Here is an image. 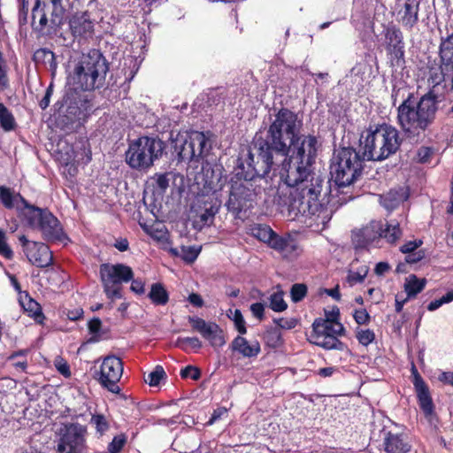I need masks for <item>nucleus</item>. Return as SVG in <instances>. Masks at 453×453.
<instances>
[{"label": "nucleus", "instance_id": "30", "mask_svg": "<svg viewBox=\"0 0 453 453\" xmlns=\"http://www.w3.org/2000/svg\"><path fill=\"white\" fill-rule=\"evenodd\" d=\"M312 333L342 336L345 334V328L342 323H334L332 320H323L319 318L312 323Z\"/></svg>", "mask_w": 453, "mask_h": 453}, {"label": "nucleus", "instance_id": "21", "mask_svg": "<svg viewBox=\"0 0 453 453\" xmlns=\"http://www.w3.org/2000/svg\"><path fill=\"white\" fill-rule=\"evenodd\" d=\"M188 320L192 329L198 332L213 348H220L226 344L223 330L215 322H206L196 316H189Z\"/></svg>", "mask_w": 453, "mask_h": 453}, {"label": "nucleus", "instance_id": "54", "mask_svg": "<svg viewBox=\"0 0 453 453\" xmlns=\"http://www.w3.org/2000/svg\"><path fill=\"white\" fill-rule=\"evenodd\" d=\"M180 376L182 379L190 378L193 380H198L201 377V371L193 365H188L181 369Z\"/></svg>", "mask_w": 453, "mask_h": 453}, {"label": "nucleus", "instance_id": "41", "mask_svg": "<svg viewBox=\"0 0 453 453\" xmlns=\"http://www.w3.org/2000/svg\"><path fill=\"white\" fill-rule=\"evenodd\" d=\"M7 365L15 367L18 371L24 372L27 362L24 351L14 352L7 357Z\"/></svg>", "mask_w": 453, "mask_h": 453}, {"label": "nucleus", "instance_id": "39", "mask_svg": "<svg viewBox=\"0 0 453 453\" xmlns=\"http://www.w3.org/2000/svg\"><path fill=\"white\" fill-rule=\"evenodd\" d=\"M148 297L155 305H165L169 301V294L160 282L153 283L150 286Z\"/></svg>", "mask_w": 453, "mask_h": 453}, {"label": "nucleus", "instance_id": "24", "mask_svg": "<svg viewBox=\"0 0 453 453\" xmlns=\"http://www.w3.org/2000/svg\"><path fill=\"white\" fill-rule=\"evenodd\" d=\"M2 205L7 209L15 210L23 216L26 211H28L29 207H35L29 204L19 192L4 186H2Z\"/></svg>", "mask_w": 453, "mask_h": 453}, {"label": "nucleus", "instance_id": "1", "mask_svg": "<svg viewBox=\"0 0 453 453\" xmlns=\"http://www.w3.org/2000/svg\"><path fill=\"white\" fill-rule=\"evenodd\" d=\"M445 65L430 67L428 71V90L415 102L413 93H409L397 107L396 121L403 135L410 141H422L430 132L437 119L440 104L444 102L449 91L445 78Z\"/></svg>", "mask_w": 453, "mask_h": 453}, {"label": "nucleus", "instance_id": "12", "mask_svg": "<svg viewBox=\"0 0 453 453\" xmlns=\"http://www.w3.org/2000/svg\"><path fill=\"white\" fill-rule=\"evenodd\" d=\"M165 147V142L159 138L139 137L129 142L126 162L132 169L147 171L162 157Z\"/></svg>", "mask_w": 453, "mask_h": 453}, {"label": "nucleus", "instance_id": "19", "mask_svg": "<svg viewBox=\"0 0 453 453\" xmlns=\"http://www.w3.org/2000/svg\"><path fill=\"white\" fill-rule=\"evenodd\" d=\"M223 172L221 165L205 161L202 164L201 173L196 176L197 183L202 184L203 190L207 193L215 194L218 190L222 189L226 182Z\"/></svg>", "mask_w": 453, "mask_h": 453}, {"label": "nucleus", "instance_id": "46", "mask_svg": "<svg viewBox=\"0 0 453 453\" xmlns=\"http://www.w3.org/2000/svg\"><path fill=\"white\" fill-rule=\"evenodd\" d=\"M16 126L17 124L13 115L2 104V129L4 131H12Z\"/></svg>", "mask_w": 453, "mask_h": 453}, {"label": "nucleus", "instance_id": "28", "mask_svg": "<svg viewBox=\"0 0 453 453\" xmlns=\"http://www.w3.org/2000/svg\"><path fill=\"white\" fill-rule=\"evenodd\" d=\"M266 244L285 257H291L296 250V244L290 236H280L276 232Z\"/></svg>", "mask_w": 453, "mask_h": 453}, {"label": "nucleus", "instance_id": "27", "mask_svg": "<svg viewBox=\"0 0 453 453\" xmlns=\"http://www.w3.org/2000/svg\"><path fill=\"white\" fill-rule=\"evenodd\" d=\"M230 349L234 352L239 353L243 357H256L261 351L260 344L257 341L249 342L248 340L241 335L236 336L230 344Z\"/></svg>", "mask_w": 453, "mask_h": 453}, {"label": "nucleus", "instance_id": "31", "mask_svg": "<svg viewBox=\"0 0 453 453\" xmlns=\"http://www.w3.org/2000/svg\"><path fill=\"white\" fill-rule=\"evenodd\" d=\"M173 142V151L178 156L179 161H194L196 160V154H195V149L191 144L190 137L187 138H177Z\"/></svg>", "mask_w": 453, "mask_h": 453}, {"label": "nucleus", "instance_id": "33", "mask_svg": "<svg viewBox=\"0 0 453 453\" xmlns=\"http://www.w3.org/2000/svg\"><path fill=\"white\" fill-rule=\"evenodd\" d=\"M439 58L442 65L453 69V33L441 37Z\"/></svg>", "mask_w": 453, "mask_h": 453}, {"label": "nucleus", "instance_id": "51", "mask_svg": "<svg viewBox=\"0 0 453 453\" xmlns=\"http://www.w3.org/2000/svg\"><path fill=\"white\" fill-rule=\"evenodd\" d=\"M88 331L93 336L90 339V342H98L100 340V330L102 327V322L98 318H93L89 320L88 324Z\"/></svg>", "mask_w": 453, "mask_h": 453}, {"label": "nucleus", "instance_id": "59", "mask_svg": "<svg viewBox=\"0 0 453 453\" xmlns=\"http://www.w3.org/2000/svg\"><path fill=\"white\" fill-rule=\"evenodd\" d=\"M19 21L20 25L27 23L28 17V0H19Z\"/></svg>", "mask_w": 453, "mask_h": 453}, {"label": "nucleus", "instance_id": "2", "mask_svg": "<svg viewBox=\"0 0 453 453\" xmlns=\"http://www.w3.org/2000/svg\"><path fill=\"white\" fill-rule=\"evenodd\" d=\"M302 175L296 183L289 181L287 177L280 178V181L288 187L296 188L288 207L289 213L294 218L304 217V223L310 226L316 225L325 228L333 216V209L323 202L324 198L321 199L325 178L313 169Z\"/></svg>", "mask_w": 453, "mask_h": 453}, {"label": "nucleus", "instance_id": "17", "mask_svg": "<svg viewBox=\"0 0 453 453\" xmlns=\"http://www.w3.org/2000/svg\"><path fill=\"white\" fill-rule=\"evenodd\" d=\"M87 428L80 423H69L61 430L58 453H86Z\"/></svg>", "mask_w": 453, "mask_h": 453}, {"label": "nucleus", "instance_id": "38", "mask_svg": "<svg viewBox=\"0 0 453 453\" xmlns=\"http://www.w3.org/2000/svg\"><path fill=\"white\" fill-rule=\"evenodd\" d=\"M220 204L221 202L218 199L215 194L207 196L203 195L196 200V206L200 210H203L204 212L211 213L213 216L218 213Z\"/></svg>", "mask_w": 453, "mask_h": 453}, {"label": "nucleus", "instance_id": "13", "mask_svg": "<svg viewBox=\"0 0 453 453\" xmlns=\"http://www.w3.org/2000/svg\"><path fill=\"white\" fill-rule=\"evenodd\" d=\"M24 218L27 225L39 230L47 242L66 243L68 241L60 222L48 209L29 207L28 211L24 213Z\"/></svg>", "mask_w": 453, "mask_h": 453}, {"label": "nucleus", "instance_id": "15", "mask_svg": "<svg viewBox=\"0 0 453 453\" xmlns=\"http://www.w3.org/2000/svg\"><path fill=\"white\" fill-rule=\"evenodd\" d=\"M402 231L399 224H383L381 221H372L361 229L352 232V242L356 248H366L380 238H385L388 242L395 243L400 239Z\"/></svg>", "mask_w": 453, "mask_h": 453}, {"label": "nucleus", "instance_id": "11", "mask_svg": "<svg viewBox=\"0 0 453 453\" xmlns=\"http://www.w3.org/2000/svg\"><path fill=\"white\" fill-rule=\"evenodd\" d=\"M262 186L249 178L236 176L229 182L228 199L226 207L234 218L240 219L241 214L252 209L257 203V197L262 192Z\"/></svg>", "mask_w": 453, "mask_h": 453}, {"label": "nucleus", "instance_id": "50", "mask_svg": "<svg viewBox=\"0 0 453 453\" xmlns=\"http://www.w3.org/2000/svg\"><path fill=\"white\" fill-rule=\"evenodd\" d=\"M185 344L189 345L195 349H199L202 348V342L197 337H179L177 339V347L182 349L183 350H187Z\"/></svg>", "mask_w": 453, "mask_h": 453}, {"label": "nucleus", "instance_id": "18", "mask_svg": "<svg viewBox=\"0 0 453 453\" xmlns=\"http://www.w3.org/2000/svg\"><path fill=\"white\" fill-rule=\"evenodd\" d=\"M123 373V363L115 356L106 357L101 365L98 380L110 392L118 394L120 391L118 382Z\"/></svg>", "mask_w": 453, "mask_h": 453}, {"label": "nucleus", "instance_id": "9", "mask_svg": "<svg viewBox=\"0 0 453 453\" xmlns=\"http://www.w3.org/2000/svg\"><path fill=\"white\" fill-rule=\"evenodd\" d=\"M65 16L62 0H35L31 11V27L40 37L52 38L60 32Z\"/></svg>", "mask_w": 453, "mask_h": 453}, {"label": "nucleus", "instance_id": "29", "mask_svg": "<svg viewBox=\"0 0 453 453\" xmlns=\"http://www.w3.org/2000/svg\"><path fill=\"white\" fill-rule=\"evenodd\" d=\"M19 303L24 311L38 324H42L45 319L42 307L35 300H34L27 292L20 294Z\"/></svg>", "mask_w": 453, "mask_h": 453}, {"label": "nucleus", "instance_id": "43", "mask_svg": "<svg viewBox=\"0 0 453 453\" xmlns=\"http://www.w3.org/2000/svg\"><path fill=\"white\" fill-rule=\"evenodd\" d=\"M155 182V189L158 194H164L169 187V173H156L152 178Z\"/></svg>", "mask_w": 453, "mask_h": 453}, {"label": "nucleus", "instance_id": "25", "mask_svg": "<svg viewBox=\"0 0 453 453\" xmlns=\"http://www.w3.org/2000/svg\"><path fill=\"white\" fill-rule=\"evenodd\" d=\"M70 29L75 37L88 38L93 34L94 23L88 12L76 13L69 21Z\"/></svg>", "mask_w": 453, "mask_h": 453}, {"label": "nucleus", "instance_id": "35", "mask_svg": "<svg viewBox=\"0 0 453 453\" xmlns=\"http://www.w3.org/2000/svg\"><path fill=\"white\" fill-rule=\"evenodd\" d=\"M189 137L197 160L205 156L211 149V142L203 132H193Z\"/></svg>", "mask_w": 453, "mask_h": 453}, {"label": "nucleus", "instance_id": "3", "mask_svg": "<svg viewBox=\"0 0 453 453\" xmlns=\"http://www.w3.org/2000/svg\"><path fill=\"white\" fill-rule=\"evenodd\" d=\"M274 150V147L262 136H256L252 150L244 157L238 158L236 176L249 178L257 183L269 177L271 172L273 176H279L283 154Z\"/></svg>", "mask_w": 453, "mask_h": 453}, {"label": "nucleus", "instance_id": "37", "mask_svg": "<svg viewBox=\"0 0 453 453\" xmlns=\"http://www.w3.org/2000/svg\"><path fill=\"white\" fill-rule=\"evenodd\" d=\"M247 234L266 244L273 236L274 231L266 224L253 223L248 226Z\"/></svg>", "mask_w": 453, "mask_h": 453}, {"label": "nucleus", "instance_id": "45", "mask_svg": "<svg viewBox=\"0 0 453 453\" xmlns=\"http://www.w3.org/2000/svg\"><path fill=\"white\" fill-rule=\"evenodd\" d=\"M127 436L124 434L113 437L107 446L106 453H120L127 443Z\"/></svg>", "mask_w": 453, "mask_h": 453}, {"label": "nucleus", "instance_id": "42", "mask_svg": "<svg viewBox=\"0 0 453 453\" xmlns=\"http://www.w3.org/2000/svg\"><path fill=\"white\" fill-rule=\"evenodd\" d=\"M90 423L95 426L99 436L104 435L110 429V424L103 414L92 415Z\"/></svg>", "mask_w": 453, "mask_h": 453}, {"label": "nucleus", "instance_id": "48", "mask_svg": "<svg viewBox=\"0 0 453 453\" xmlns=\"http://www.w3.org/2000/svg\"><path fill=\"white\" fill-rule=\"evenodd\" d=\"M307 294V287L303 283H296L291 287L290 297L294 303L302 301Z\"/></svg>", "mask_w": 453, "mask_h": 453}, {"label": "nucleus", "instance_id": "49", "mask_svg": "<svg viewBox=\"0 0 453 453\" xmlns=\"http://www.w3.org/2000/svg\"><path fill=\"white\" fill-rule=\"evenodd\" d=\"M356 337L360 344L368 346L375 340V334L371 329H357Z\"/></svg>", "mask_w": 453, "mask_h": 453}, {"label": "nucleus", "instance_id": "6", "mask_svg": "<svg viewBox=\"0 0 453 453\" xmlns=\"http://www.w3.org/2000/svg\"><path fill=\"white\" fill-rule=\"evenodd\" d=\"M109 65L100 50L93 49L82 55L68 78V87L78 92L91 91L104 85Z\"/></svg>", "mask_w": 453, "mask_h": 453}, {"label": "nucleus", "instance_id": "58", "mask_svg": "<svg viewBox=\"0 0 453 453\" xmlns=\"http://www.w3.org/2000/svg\"><path fill=\"white\" fill-rule=\"evenodd\" d=\"M273 323L282 329H292L297 325L296 319L279 318L273 319Z\"/></svg>", "mask_w": 453, "mask_h": 453}, {"label": "nucleus", "instance_id": "23", "mask_svg": "<svg viewBox=\"0 0 453 453\" xmlns=\"http://www.w3.org/2000/svg\"><path fill=\"white\" fill-rule=\"evenodd\" d=\"M421 0H404L398 10L399 22L408 31L413 29L419 20V5Z\"/></svg>", "mask_w": 453, "mask_h": 453}, {"label": "nucleus", "instance_id": "20", "mask_svg": "<svg viewBox=\"0 0 453 453\" xmlns=\"http://www.w3.org/2000/svg\"><path fill=\"white\" fill-rule=\"evenodd\" d=\"M29 262L37 267H47L51 265L53 257L48 245L42 242L29 241L26 235L19 237Z\"/></svg>", "mask_w": 453, "mask_h": 453}, {"label": "nucleus", "instance_id": "61", "mask_svg": "<svg viewBox=\"0 0 453 453\" xmlns=\"http://www.w3.org/2000/svg\"><path fill=\"white\" fill-rule=\"evenodd\" d=\"M130 289L132 292L137 295H142L145 293V282L142 279H132Z\"/></svg>", "mask_w": 453, "mask_h": 453}, {"label": "nucleus", "instance_id": "52", "mask_svg": "<svg viewBox=\"0 0 453 453\" xmlns=\"http://www.w3.org/2000/svg\"><path fill=\"white\" fill-rule=\"evenodd\" d=\"M352 316L355 322L359 326L368 325L371 321V316L365 308L354 310Z\"/></svg>", "mask_w": 453, "mask_h": 453}, {"label": "nucleus", "instance_id": "14", "mask_svg": "<svg viewBox=\"0 0 453 453\" xmlns=\"http://www.w3.org/2000/svg\"><path fill=\"white\" fill-rule=\"evenodd\" d=\"M100 280L106 297L111 300L110 308L116 299L123 298L122 284L134 277L132 268L125 264L104 263L99 267Z\"/></svg>", "mask_w": 453, "mask_h": 453}, {"label": "nucleus", "instance_id": "26", "mask_svg": "<svg viewBox=\"0 0 453 453\" xmlns=\"http://www.w3.org/2000/svg\"><path fill=\"white\" fill-rule=\"evenodd\" d=\"M383 445L387 453H408L411 448L405 434L390 431L385 432Z\"/></svg>", "mask_w": 453, "mask_h": 453}, {"label": "nucleus", "instance_id": "56", "mask_svg": "<svg viewBox=\"0 0 453 453\" xmlns=\"http://www.w3.org/2000/svg\"><path fill=\"white\" fill-rule=\"evenodd\" d=\"M392 191H390L385 197L382 199V204L388 210H393L399 205L401 203V198H396Z\"/></svg>", "mask_w": 453, "mask_h": 453}, {"label": "nucleus", "instance_id": "10", "mask_svg": "<svg viewBox=\"0 0 453 453\" xmlns=\"http://www.w3.org/2000/svg\"><path fill=\"white\" fill-rule=\"evenodd\" d=\"M364 154L360 148L356 150L350 147H343L334 154L330 165V174L338 188L352 184L364 169Z\"/></svg>", "mask_w": 453, "mask_h": 453}, {"label": "nucleus", "instance_id": "8", "mask_svg": "<svg viewBox=\"0 0 453 453\" xmlns=\"http://www.w3.org/2000/svg\"><path fill=\"white\" fill-rule=\"evenodd\" d=\"M303 120L297 113L288 108H280L271 119L264 141L274 147V151L282 152L291 142L301 134Z\"/></svg>", "mask_w": 453, "mask_h": 453}, {"label": "nucleus", "instance_id": "53", "mask_svg": "<svg viewBox=\"0 0 453 453\" xmlns=\"http://www.w3.org/2000/svg\"><path fill=\"white\" fill-rule=\"evenodd\" d=\"M232 319L234 322L236 330L240 333V334H245L247 333V328L245 320L240 310L236 309L234 311Z\"/></svg>", "mask_w": 453, "mask_h": 453}, {"label": "nucleus", "instance_id": "16", "mask_svg": "<svg viewBox=\"0 0 453 453\" xmlns=\"http://www.w3.org/2000/svg\"><path fill=\"white\" fill-rule=\"evenodd\" d=\"M377 38L384 47L390 65L403 66L405 64V42L401 28L392 21L383 24Z\"/></svg>", "mask_w": 453, "mask_h": 453}, {"label": "nucleus", "instance_id": "36", "mask_svg": "<svg viewBox=\"0 0 453 453\" xmlns=\"http://www.w3.org/2000/svg\"><path fill=\"white\" fill-rule=\"evenodd\" d=\"M426 283L427 281L425 278L419 279L415 274H410L406 277L403 288L408 298L416 297L418 294L424 290Z\"/></svg>", "mask_w": 453, "mask_h": 453}, {"label": "nucleus", "instance_id": "32", "mask_svg": "<svg viewBox=\"0 0 453 453\" xmlns=\"http://www.w3.org/2000/svg\"><path fill=\"white\" fill-rule=\"evenodd\" d=\"M33 59L36 65H42L54 76L58 68L56 56L53 51L46 48H41L35 51Z\"/></svg>", "mask_w": 453, "mask_h": 453}, {"label": "nucleus", "instance_id": "44", "mask_svg": "<svg viewBox=\"0 0 453 453\" xmlns=\"http://www.w3.org/2000/svg\"><path fill=\"white\" fill-rule=\"evenodd\" d=\"M270 308L276 312H281L288 308V304L283 299V293L281 291L271 295Z\"/></svg>", "mask_w": 453, "mask_h": 453}, {"label": "nucleus", "instance_id": "34", "mask_svg": "<svg viewBox=\"0 0 453 453\" xmlns=\"http://www.w3.org/2000/svg\"><path fill=\"white\" fill-rule=\"evenodd\" d=\"M311 337L313 338L314 344L325 349H337L343 351L347 349V345L340 341L335 335L333 334H313Z\"/></svg>", "mask_w": 453, "mask_h": 453}, {"label": "nucleus", "instance_id": "57", "mask_svg": "<svg viewBox=\"0 0 453 453\" xmlns=\"http://www.w3.org/2000/svg\"><path fill=\"white\" fill-rule=\"evenodd\" d=\"M196 216L199 219V221L197 223L200 224V226H210L212 224L214 220V217L211 213L204 212L203 210H200L198 207L196 210Z\"/></svg>", "mask_w": 453, "mask_h": 453}, {"label": "nucleus", "instance_id": "47", "mask_svg": "<svg viewBox=\"0 0 453 453\" xmlns=\"http://www.w3.org/2000/svg\"><path fill=\"white\" fill-rule=\"evenodd\" d=\"M165 376V372L161 365H157L155 369L148 374L145 381L151 387L159 385L160 380Z\"/></svg>", "mask_w": 453, "mask_h": 453}, {"label": "nucleus", "instance_id": "64", "mask_svg": "<svg viewBox=\"0 0 453 453\" xmlns=\"http://www.w3.org/2000/svg\"><path fill=\"white\" fill-rule=\"evenodd\" d=\"M52 94H53V85L50 84V86L47 88V89L45 91L44 96L42 98V100L39 103V105L42 110H45L49 106Z\"/></svg>", "mask_w": 453, "mask_h": 453}, {"label": "nucleus", "instance_id": "62", "mask_svg": "<svg viewBox=\"0 0 453 453\" xmlns=\"http://www.w3.org/2000/svg\"><path fill=\"white\" fill-rule=\"evenodd\" d=\"M422 243L421 240L409 241L400 248V250L404 254H409L415 251Z\"/></svg>", "mask_w": 453, "mask_h": 453}, {"label": "nucleus", "instance_id": "22", "mask_svg": "<svg viewBox=\"0 0 453 453\" xmlns=\"http://www.w3.org/2000/svg\"><path fill=\"white\" fill-rule=\"evenodd\" d=\"M411 372L419 407L426 416H430L434 412V403L429 389L414 365H412Z\"/></svg>", "mask_w": 453, "mask_h": 453}, {"label": "nucleus", "instance_id": "5", "mask_svg": "<svg viewBox=\"0 0 453 453\" xmlns=\"http://www.w3.org/2000/svg\"><path fill=\"white\" fill-rule=\"evenodd\" d=\"M402 142L396 127L382 123L370 127L361 134L358 148L367 161H383L399 150Z\"/></svg>", "mask_w": 453, "mask_h": 453}, {"label": "nucleus", "instance_id": "40", "mask_svg": "<svg viewBox=\"0 0 453 453\" xmlns=\"http://www.w3.org/2000/svg\"><path fill=\"white\" fill-rule=\"evenodd\" d=\"M201 248L196 246H181L180 249L172 248L170 252L176 257H180L187 263H193L198 257Z\"/></svg>", "mask_w": 453, "mask_h": 453}, {"label": "nucleus", "instance_id": "60", "mask_svg": "<svg viewBox=\"0 0 453 453\" xmlns=\"http://www.w3.org/2000/svg\"><path fill=\"white\" fill-rule=\"evenodd\" d=\"M227 415V409L226 407H219L214 410L209 420L205 423V426H211L218 420L221 419L224 416Z\"/></svg>", "mask_w": 453, "mask_h": 453}, {"label": "nucleus", "instance_id": "63", "mask_svg": "<svg viewBox=\"0 0 453 453\" xmlns=\"http://www.w3.org/2000/svg\"><path fill=\"white\" fill-rule=\"evenodd\" d=\"M250 311L254 317L262 320L264 319L265 306L261 303H255L250 305Z\"/></svg>", "mask_w": 453, "mask_h": 453}, {"label": "nucleus", "instance_id": "7", "mask_svg": "<svg viewBox=\"0 0 453 453\" xmlns=\"http://www.w3.org/2000/svg\"><path fill=\"white\" fill-rule=\"evenodd\" d=\"M54 108L58 127L71 133L83 125L92 104L88 95L66 88L62 98L55 103Z\"/></svg>", "mask_w": 453, "mask_h": 453}, {"label": "nucleus", "instance_id": "55", "mask_svg": "<svg viewBox=\"0 0 453 453\" xmlns=\"http://www.w3.org/2000/svg\"><path fill=\"white\" fill-rule=\"evenodd\" d=\"M434 150L431 147H420L417 152V157L419 163H428L432 157Z\"/></svg>", "mask_w": 453, "mask_h": 453}, {"label": "nucleus", "instance_id": "4", "mask_svg": "<svg viewBox=\"0 0 453 453\" xmlns=\"http://www.w3.org/2000/svg\"><path fill=\"white\" fill-rule=\"evenodd\" d=\"M284 150L279 170V178L287 177L296 181L302 174L313 169L317 157L319 142L315 135L300 134Z\"/></svg>", "mask_w": 453, "mask_h": 453}]
</instances>
